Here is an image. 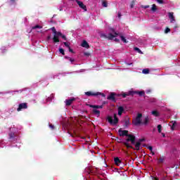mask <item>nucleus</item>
<instances>
[{
	"label": "nucleus",
	"mask_w": 180,
	"mask_h": 180,
	"mask_svg": "<svg viewBox=\"0 0 180 180\" xmlns=\"http://www.w3.org/2000/svg\"><path fill=\"white\" fill-rule=\"evenodd\" d=\"M143 141H146L145 139H139L138 141V143H140L141 144V143H143Z\"/></svg>",
	"instance_id": "40"
},
{
	"label": "nucleus",
	"mask_w": 180,
	"mask_h": 180,
	"mask_svg": "<svg viewBox=\"0 0 180 180\" xmlns=\"http://www.w3.org/2000/svg\"><path fill=\"white\" fill-rule=\"evenodd\" d=\"M118 131H119L120 136L121 137H123L124 136H127V135L129 134V131H127V130L122 131V129H120Z\"/></svg>",
	"instance_id": "10"
},
{
	"label": "nucleus",
	"mask_w": 180,
	"mask_h": 180,
	"mask_svg": "<svg viewBox=\"0 0 180 180\" xmlns=\"http://www.w3.org/2000/svg\"><path fill=\"white\" fill-rule=\"evenodd\" d=\"M125 154H129V152H127V150L124 151Z\"/></svg>",
	"instance_id": "54"
},
{
	"label": "nucleus",
	"mask_w": 180,
	"mask_h": 180,
	"mask_svg": "<svg viewBox=\"0 0 180 180\" xmlns=\"http://www.w3.org/2000/svg\"><path fill=\"white\" fill-rule=\"evenodd\" d=\"M111 32H112V33H114V34L112 33H110V34H108V36L105 34H101V37H103V39H108V40H113V39H115V37L119 36V34H117V32H115V29L112 28Z\"/></svg>",
	"instance_id": "1"
},
{
	"label": "nucleus",
	"mask_w": 180,
	"mask_h": 180,
	"mask_svg": "<svg viewBox=\"0 0 180 180\" xmlns=\"http://www.w3.org/2000/svg\"><path fill=\"white\" fill-rule=\"evenodd\" d=\"M153 180H160L158 177H153Z\"/></svg>",
	"instance_id": "46"
},
{
	"label": "nucleus",
	"mask_w": 180,
	"mask_h": 180,
	"mask_svg": "<svg viewBox=\"0 0 180 180\" xmlns=\"http://www.w3.org/2000/svg\"><path fill=\"white\" fill-rule=\"evenodd\" d=\"M148 149L150 150V151H153V146H148Z\"/></svg>",
	"instance_id": "45"
},
{
	"label": "nucleus",
	"mask_w": 180,
	"mask_h": 180,
	"mask_svg": "<svg viewBox=\"0 0 180 180\" xmlns=\"http://www.w3.org/2000/svg\"><path fill=\"white\" fill-rule=\"evenodd\" d=\"M63 44L65 47H67L68 49H70V44H68V42H63Z\"/></svg>",
	"instance_id": "39"
},
{
	"label": "nucleus",
	"mask_w": 180,
	"mask_h": 180,
	"mask_svg": "<svg viewBox=\"0 0 180 180\" xmlns=\"http://www.w3.org/2000/svg\"><path fill=\"white\" fill-rule=\"evenodd\" d=\"M165 160H166L165 156H161L158 159V164H163Z\"/></svg>",
	"instance_id": "17"
},
{
	"label": "nucleus",
	"mask_w": 180,
	"mask_h": 180,
	"mask_svg": "<svg viewBox=\"0 0 180 180\" xmlns=\"http://www.w3.org/2000/svg\"><path fill=\"white\" fill-rule=\"evenodd\" d=\"M9 139H14L15 138V133L11 132L8 134Z\"/></svg>",
	"instance_id": "35"
},
{
	"label": "nucleus",
	"mask_w": 180,
	"mask_h": 180,
	"mask_svg": "<svg viewBox=\"0 0 180 180\" xmlns=\"http://www.w3.org/2000/svg\"><path fill=\"white\" fill-rule=\"evenodd\" d=\"M151 11L152 12H155V11H157V6L155 4L152 5Z\"/></svg>",
	"instance_id": "29"
},
{
	"label": "nucleus",
	"mask_w": 180,
	"mask_h": 180,
	"mask_svg": "<svg viewBox=\"0 0 180 180\" xmlns=\"http://www.w3.org/2000/svg\"><path fill=\"white\" fill-rule=\"evenodd\" d=\"M107 120L108 123H110V124H117V123H119V118H117V114H114V120H113V117L110 116H108L107 117Z\"/></svg>",
	"instance_id": "3"
},
{
	"label": "nucleus",
	"mask_w": 180,
	"mask_h": 180,
	"mask_svg": "<svg viewBox=\"0 0 180 180\" xmlns=\"http://www.w3.org/2000/svg\"><path fill=\"white\" fill-rule=\"evenodd\" d=\"M10 1H11L12 4H15V0H10Z\"/></svg>",
	"instance_id": "49"
},
{
	"label": "nucleus",
	"mask_w": 180,
	"mask_h": 180,
	"mask_svg": "<svg viewBox=\"0 0 180 180\" xmlns=\"http://www.w3.org/2000/svg\"><path fill=\"white\" fill-rule=\"evenodd\" d=\"M141 8H142L143 9H148V8H150L149 5H146V6H141Z\"/></svg>",
	"instance_id": "37"
},
{
	"label": "nucleus",
	"mask_w": 180,
	"mask_h": 180,
	"mask_svg": "<svg viewBox=\"0 0 180 180\" xmlns=\"http://www.w3.org/2000/svg\"><path fill=\"white\" fill-rule=\"evenodd\" d=\"M59 52L60 53V54H61L62 56H65V52L64 51V49L60 48V49H59Z\"/></svg>",
	"instance_id": "31"
},
{
	"label": "nucleus",
	"mask_w": 180,
	"mask_h": 180,
	"mask_svg": "<svg viewBox=\"0 0 180 180\" xmlns=\"http://www.w3.org/2000/svg\"><path fill=\"white\" fill-rule=\"evenodd\" d=\"M114 40H115V41H117V42L120 41L119 39H117V38H115Z\"/></svg>",
	"instance_id": "48"
},
{
	"label": "nucleus",
	"mask_w": 180,
	"mask_h": 180,
	"mask_svg": "<svg viewBox=\"0 0 180 180\" xmlns=\"http://www.w3.org/2000/svg\"><path fill=\"white\" fill-rule=\"evenodd\" d=\"M171 32V29H169V27H167L165 30V33H169Z\"/></svg>",
	"instance_id": "38"
},
{
	"label": "nucleus",
	"mask_w": 180,
	"mask_h": 180,
	"mask_svg": "<svg viewBox=\"0 0 180 180\" xmlns=\"http://www.w3.org/2000/svg\"><path fill=\"white\" fill-rule=\"evenodd\" d=\"M68 50L70 53H72L73 54H74V53H75V52H74V50H72V49H71V47H69Z\"/></svg>",
	"instance_id": "42"
},
{
	"label": "nucleus",
	"mask_w": 180,
	"mask_h": 180,
	"mask_svg": "<svg viewBox=\"0 0 180 180\" xmlns=\"http://www.w3.org/2000/svg\"><path fill=\"white\" fill-rule=\"evenodd\" d=\"M162 129V126H161V124H158V133H161Z\"/></svg>",
	"instance_id": "34"
},
{
	"label": "nucleus",
	"mask_w": 180,
	"mask_h": 180,
	"mask_svg": "<svg viewBox=\"0 0 180 180\" xmlns=\"http://www.w3.org/2000/svg\"><path fill=\"white\" fill-rule=\"evenodd\" d=\"M118 18H122V14L120 13H118Z\"/></svg>",
	"instance_id": "47"
},
{
	"label": "nucleus",
	"mask_w": 180,
	"mask_h": 180,
	"mask_svg": "<svg viewBox=\"0 0 180 180\" xmlns=\"http://www.w3.org/2000/svg\"><path fill=\"white\" fill-rule=\"evenodd\" d=\"M129 124H130V120H129V118L125 119L124 120V127H129Z\"/></svg>",
	"instance_id": "24"
},
{
	"label": "nucleus",
	"mask_w": 180,
	"mask_h": 180,
	"mask_svg": "<svg viewBox=\"0 0 180 180\" xmlns=\"http://www.w3.org/2000/svg\"><path fill=\"white\" fill-rule=\"evenodd\" d=\"M85 95H86V96H99V95H101L103 98L106 96L105 94L101 93L99 91H97V92L87 91V92H85Z\"/></svg>",
	"instance_id": "5"
},
{
	"label": "nucleus",
	"mask_w": 180,
	"mask_h": 180,
	"mask_svg": "<svg viewBox=\"0 0 180 180\" xmlns=\"http://www.w3.org/2000/svg\"><path fill=\"white\" fill-rule=\"evenodd\" d=\"M36 29H43V27H42V26H40V25H37L32 27V30H36Z\"/></svg>",
	"instance_id": "30"
},
{
	"label": "nucleus",
	"mask_w": 180,
	"mask_h": 180,
	"mask_svg": "<svg viewBox=\"0 0 180 180\" xmlns=\"http://www.w3.org/2000/svg\"><path fill=\"white\" fill-rule=\"evenodd\" d=\"M65 58H66L67 60H70V57H68V56H65Z\"/></svg>",
	"instance_id": "52"
},
{
	"label": "nucleus",
	"mask_w": 180,
	"mask_h": 180,
	"mask_svg": "<svg viewBox=\"0 0 180 180\" xmlns=\"http://www.w3.org/2000/svg\"><path fill=\"white\" fill-rule=\"evenodd\" d=\"M62 37V39H63V40L67 41V37H66L65 35L63 34V33H61V32H58V37Z\"/></svg>",
	"instance_id": "21"
},
{
	"label": "nucleus",
	"mask_w": 180,
	"mask_h": 180,
	"mask_svg": "<svg viewBox=\"0 0 180 180\" xmlns=\"http://www.w3.org/2000/svg\"><path fill=\"white\" fill-rule=\"evenodd\" d=\"M123 112H124V108L123 106L118 107V115L122 116Z\"/></svg>",
	"instance_id": "18"
},
{
	"label": "nucleus",
	"mask_w": 180,
	"mask_h": 180,
	"mask_svg": "<svg viewBox=\"0 0 180 180\" xmlns=\"http://www.w3.org/2000/svg\"><path fill=\"white\" fill-rule=\"evenodd\" d=\"M130 8H134V1H132L130 5Z\"/></svg>",
	"instance_id": "41"
},
{
	"label": "nucleus",
	"mask_w": 180,
	"mask_h": 180,
	"mask_svg": "<svg viewBox=\"0 0 180 180\" xmlns=\"http://www.w3.org/2000/svg\"><path fill=\"white\" fill-rule=\"evenodd\" d=\"M118 36H120L122 41H123L124 43H127V39H126V38L123 35H121L118 33Z\"/></svg>",
	"instance_id": "25"
},
{
	"label": "nucleus",
	"mask_w": 180,
	"mask_h": 180,
	"mask_svg": "<svg viewBox=\"0 0 180 180\" xmlns=\"http://www.w3.org/2000/svg\"><path fill=\"white\" fill-rule=\"evenodd\" d=\"M151 113L155 117H158L160 116V112H158V111H157V110H153L151 112Z\"/></svg>",
	"instance_id": "26"
},
{
	"label": "nucleus",
	"mask_w": 180,
	"mask_h": 180,
	"mask_svg": "<svg viewBox=\"0 0 180 180\" xmlns=\"http://www.w3.org/2000/svg\"><path fill=\"white\" fill-rule=\"evenodd\" d=\"M102 5L104 6V8H108V2L103 1Z\"/></svg>",
	"instance_id": "36"
},
{
	"label": "nucleus",
	"mask_w": 180,
	"mask_h": 180,
	"mask_svg": "<svg viewBox=\"0 0 180 180\" xmlns=\"http://www.w3.org/2000/svg\"><path fill=\"white\" fill-rule=\"evenodd\" d=\"M162 136L163 137H165V134L162 133Z\"/></svg>",
	"instance_id": "53"
},
{
	"label": "nucleus",
	"mask_w": 180,
	"mask_h": 180,
	"mask_svg": "<svg viewBox=\"0 0 180 180\" xmlns=\"http://www.w3.org/2000/svg\"><path fill=\"white\" fill-rule=\"evenodd\" d=\"M169 18L170 19L171 23L175 22V17H174V13H169Z\"/></svg>",
	"instance_id": "16"
},
{
	"label": "nucleus",
	"mask_w": 180,
	"mask_h": 180,
	"mask_svg": "<svg viewBox=\"0 0 180 180\" xmlns=\"http://www.w3.org/2000/svg\"><path fill=\"white\" fill-rule=\"evenodd\" d=\"M134 92V95H139V96H144L146 95V92H144V91H133Z\"/></svg>",
	"instance_id": "12"
},
{
	"label": "nucleus",
	"mask_w": 180,
	"mask_h": 180,
	"mask_svg": "<svg viewBox=\"0 0 180 180\" xmlns=\"http://www.w3.org/2000/svg\"><path fill=\"white\" fill-rule=\"evenodd\" d=\"M74 101H75V98L65 100L66 106H70L74 102Z\"/></svg>",
	"instance_id": "13"
},
{
	"label": "nucleus",
	"mask_w": 180,
	"mask_h": 180,
	"mask_svg": "<svg viewBox=\"0 0 180 180\" xmlns=\"http://www.w3.org/2000/svg\"><path fill=\"white\" fill-rule=\"evenodd\" d=\"M23 109H27V103H20L17 108V112H20Z\"/></svg>",
	"instance_id": "8"
},
{
	"label": "nucleus",
	"mask_w": 180,
	"mask_h": 180,
	"mask_svg": "<svg viewBox=\"0 0 180 180\" xmlns=\"http://www.w3.org/2000/svg\"><path fill=\"white\" fill-rule=\"evenodd\" d=\"M114 162L115 165H117L118 167L120 166V164H122V160L119 158H114Z\"/></svg>",
	"instance_id": "15"
},
{
	"label": "nucleus",
	"mask_w": 180,
	"mask_h": 180,
	"mask_svg": "<svg viewBox=\"0 0 180 180\" xmlns=\"http://www.w3.org/2000/svg\"><path fill=\"white\" fill-rule=\"evenodd\" d=\"M133 63H127V65H131Z\"/></svg>",
	"instance_id": "55"
},
{
	"label": "nucleus",
	"mask_w": 180,
	"mask_h": 180,
	"mask_svg": "<svg viewBox=\"0 0 180 180\" xmlns=\"http://www.w3.org/2000/svg\"><path fill=\"white\" fill-rule=\"evenodd\" d=\"M87 106H89V108H93V109H102V108H103V105H96L91 104H87Z\"/></svg>",
	"instance_id": "14"
},
{
	"label": "nucleus",
	"mask_w": 180,
	"mask_h": 180,
	"mask_svg": "<svg viewBox=\"0 0 180 180\" xmlns=\"http://www.w3.org/2000/svg\"><path fill=\"white\" fill-rule=\"evenodd\" d=\"M148 122H150V119L148 118V116H147L145 117L143 122H142V124L147 126L148 124Z\"/></svg>",
	"instance_id": "22"
},
{
	"label": "nucleus",
	"mask_w": 180,
	"mask_h": 180,
	"mask_svg": "<svg viewBox=\"0 0 180 180\" xmlns=\"http://www.w3.org/2000/svg\"><path fill=\"white\" fill-rule=\"evenodd\" d=\"M134 49L135 50V51L139 52V54H143V52L141 51V50H140V49H139L137 47H134Z\"/></svg>",
	"instance_id": "33"
},
{
	"label": "nucleus",
	"mask_w": 180,
	"mask_h": 180,
	"mask_svg": "<svg viewBox=\"0 0 180 180\" xmlns=\"http://www.w3.org/2000/svg\"><path fill=\"white\" fill-rule=\"evenodd\" d=\"M122 96V98H126V96H134V93L133 91H129L127 93H123Z\"/></svg>",
	"instance_id": "9"
},
{
	"label": "nucleus",
	"mask_w": 180,
	"mask_h": 180,
	"mask_svg": "<svg viewBox=\"0 0 180 180\" xmlns=\"http://www.w3.org/2000/svg\"><path fill=\"white\" fill-rule=\"evenodd\" d=\"M143 147H146V145H143Z\"/></svg>",
	"instance_id": "57"
},
{
	"label": "nucleus",
	"mask_w": 180,
	"mask_h": 180,
	"mask_svg": "<svg viewBox=\"0 0 180 180\" xmlns=\"http://www.w3.org/2000/svg\"><path fill=\"white\" fill-rule=\"evenodd\" d=\"M49 127L51 129V130H54V125L53 124H49Z\"/></svg>",
	"instance_id": "44"
},
{
	"label": "nucleus",
	"mask_w": 180,
	"mask_h": 180,
	"mask_svg": "<svg viewBox=\"0 0 180 180\" xmlns=\"http://www.w3.org/2000/svg\"><path fill=\"white\" fill-rule=\"evenodd\" d=\"M171 123L172 124L171 129L175 130V126H176V121H172Z\"/></svg>",
	"instance_id": "28"
},
{
	"label": "nucleus",
	"mask_w": 180,
	"mask_h": 180,
	"mask_svg": "<svg viewBox=\"0 0 180 180\" xmlns=\"http://www.w3.org/2000/svg\"><path fill=\"white\" fill-rule=\"evenodd\" d=\"M150 152H151L152 155H155V153H154L153 150Z\"/></svg>",
	"instance_id": "51"
},
{
	"label": "nucleus",
	"mask_w": 180,
	"mask_h": 180,
	"mask_svg": "<svg viewBox=\"0 0 180 180\" xmlns=\"http://www.w3.org/2000/svg\"><path fill=\"white\" fill-rule=\"evenodd\" d=\"M141 117H143V114L138 113L136 118L132 120L134 126H140V124H143V122H141Z\"/></svg>",
	"instance_id": "2"
},
{
	"label": "nucleus",
	"mask_w": 180,
	"mask_h": 180,
	"mask_svg": "<svg viewBox=\"0 0 180 180\" xmlns=\"http://www.w3.org/2000/svg\"><path fill=\"white\" fill-rule=\"evenodd\" d=\"M51 30H52L53 33L54 34L53 37V43H60V39L58 38V33H60V32H57V30H56L55 27H53L51 28Z\"/></svg>",
	"instance_id": "4"
},
{
	"label": "nucleus",
	"mask_w": 180,
	"mask_h": 180,
	"mask_svg": "<svg viewBox=\"0 0 180 180\" xmlns=\"http://www.w3.org/2000/svg\"><path fill=\"white\" fill-rule=\"evenodd\" d=\"M85 54V56H88V53H84Z\"/></svg>",
	"instance_id": "56"
},
{
	"label": "nucleus",
	"mask_w": 180,
	"mask_h": 180,
	"mask_svg": "<svg viewBox=\"0 0 180 180\" xmlns=\"http://www.w3.org/2000/svg\"><path fill=\"white\" fill-rule=\"evenodd\" d=\"M82 47H84L85 49H89V44L85 40H83L82 43Z\"/></svg>",
	"instance_id": "20"
},
{
	"label": "nucleus",
	"mask_w": 180,
	"mask_h": 180,
	"mask_svg": "<svg viewBox=\"0 0 180 180\" xmlns=\"http://www.w3.org/2000/svg\"><path fill=\"white\" fill-rule=\"evenodd\" d=\"M50 39H51V37L49 35L47 37V40H50Z\"/></svg>",
	"instance_id": "50"
},
{
	"label": "nucleus",
	"mask_w": 180,
	"mask_h": 180,
	"mask_svg": "<svg viewBox=\"0 0 180 180\" xmlns=\"http://www.w3.org/2000/svg\"><path fill=\"white\" fill-rule=\"evenodd\" d=\"M127 137H128L126 139V141L127 143H129V141L131 142V144H136V136L132 134H127Z\"/></svg>",
	"instance_id": "6"
},
{
	"label": "nucleus",
	"mask_w": 180,
	"mask_h": 180,
	"mask_svg": "<svg viewBox=\"0 0 180 180\" xmlns=\"http://www.w3.org/2000/svg\"><path fill=\"white\" fill-rule=\"evenodd\" d=\"M77 4L79 5V8H82L84 11H86V6H85L82 1L77 0Z\"/></svg>",
	"instance_id": "11"
},
{
	"label": "nucleus",
	"mask_w": 180,
	"mask_h": 180,
	"mask_svg": "<svg viewBox=\"0 0 180 180\" xmlns=\"http://www.w3.org/2000/svg\"><path fill=\"white\" fill-rule=\"evenodd\" d=\"M92 112L94 113V115H97L98 117L101 116V111L99 110L93 109Z\"/></svg>",
	"instance_id": "23"
},
{
	"label": "nucleus",
	"mask_w": 180,
	"mask_h": 180,
	"mask_svg": "<svg viewBox=\"0 0 180 180\" xmlns=\"http://www.w3.org/2000/svg\"><path fill=\"white\" fill-rule=\"evenodd\" d=\"M124 146H126L127 148H131L132 150H134V147L129 145V143L127 142H124Z\"/></svg>",
	"instance_id": "27"
},
{
	"label": "nucleus",
	"mask_w": 180,
	"mask_h": 180,
	"mask_svg": "<svg viewBox=\"0 0 180 180\" xmlns=\"http://www.w3.org/2000/svg\"><path fill=\"white\" fill-rule=\"evenodd\" d=\"M69 60L70 63H74V61H75V59H74L72 58H70Z\"/></svg>",
	"instance_id": "43"
},
{
	"label": "nucleus",
	"mask_w": 180,
	"mask_h": 180,
	"mask_svg": "<svg viewBox=\"0 0 180 180\" xmlns=\"http://www.w3.org/2000/svg\"><path fill=\"white\" fill-rule=\"evenodd\" d=\"M135 144V148L134 150H136V151L140 150V147H141V143L140 142H136L134 143Z\"/></svg>",
	"instance_id": "19"
},
{
	"label": "nucleus",
	"mask_w": 180,
	"mask_h": 180,
	"mask_svg": "<svg viewBox=\"0 0 180 180\" xmlns=\"http://www.w3.org/2000/svg\"><path fill=\"white\" fill-rule=\"evenodd\" d=\"M143 74H150V70L148 69H143L142 70Z\"/></svg>",
	"instance_id": "32"
},
{
	"label": "nucleus",
	"mask_w": 180,
	"mask_h": 180,
	"mask_svg": "<svg viewBox=\"0 0 180 180\" xmlns=\"http://www.w3.org/2000/svg\"><path fill=\"white\" fill-rule=\"evenodd\" d=\"M116 96H117V94L116 93H110V95L107 97V99L108 101H112V102H116Z\"/></svg>",
	"instance_id": "7"
}]
</instances>
